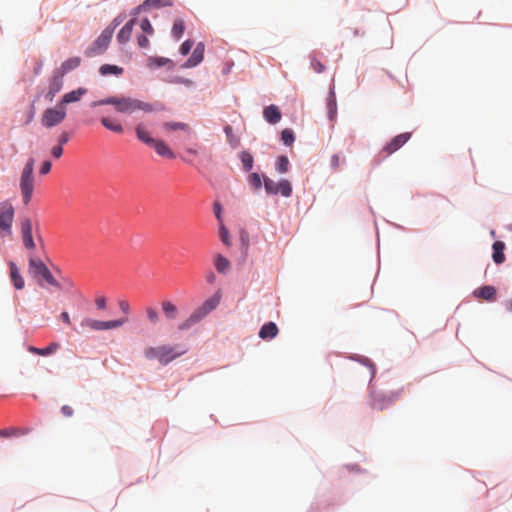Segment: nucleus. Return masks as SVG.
Instances as JSON below:
<instances>
[{"instance_id": "28", "label": "nucleus", "mask_w": 512, "mask_h": 512, "mask_svg": "<svg viewBox=\"0 0 512 512\" xmlns=\"http://www.w3.org/2000/svg\"><path fill=\"white\" fill-rule=\"evenodd\" d=\"M101 124L108 130H111L115 133H122L124 130L120 123L113 121L109 117H102Z\"/></svg>"}, {"instance_id": "45", "label": "nucleus", "mask_w": 512, "mask_h": 512, "mask_svg": "<svg viewBox=\"0 0 512 512\" xmlns=\"http://www.w3.org/2000/svg\"><path fill=\"white\" fill-rule=\"evenodd\" d=\"M144 5L146 6H154V7H167L172 5L171 0H146L144 2Z\"/></svg>"}, {"instance_id": "53", "label": "nucleus", "mask_w": 512, "mask_h": 512, "mask_svg": "<svg viewBox=\"0 0 512 512\" xmlns=\"http://www.w3.org/2000/svg\"><path fill=\"white\" fill-rule=\"evenodd\" d=\"M119 308L124 314H129L130 312V304L126 300L119 301Z\"/></svg>"}, {"instance_id": "39", "label": "nucleus", "mask_w": 512, "mask_h": 512, "mask_svg": "<svg viewBox=\"0 0 512 512\" xmlns=\"http://www.w3.org/2000/svg\"><path fill=\"white\" fill-rule=\"evenodd\" d=\"M264 187L268 194H278V183L268 177H264Z\"/></svg>"}, {"instance_id": "12", "label": "nucleus", "mask_w": 512, "mask_h": 512, "mask_svg": "<svg viewBox=\"0 0 512 512\" xmlns=\"http://www.w3.org/2000/svg\"><path fill=\"white\" fill-rule=\"evenodd\" d=\"M63 77L61 73L55 71L49 82V88L46 97L52 101L55 95L61 91L63 87Z\"/></svg>"}, {"instance_id": "63", "label": "nucleus", "mask_w": 512, "mask_h": 512, "mask_svg": "<svg viewBox=\"0 0 512 512\" xmlns=\"http://www.w3.org/2000/svg\"><path fill=\"white\" fill-rule=\"evenodd\" d=\"M32 118H33V115H30V117H29V119H28L27 123H29V122L31 121V119H32Z\"/></svg>"}, {"instance_id": "46", "label": "nucleus", "mask_w": 512, "mask_h": 512, "mask_svg": "<svg viewBox=\"0 0 512 512\" xmlns=\"http://www.w3.org/2000/svg\"><path fill=\"white\" fill-rule=\"evenodd\" d=\"M249 183L251 184V186H253L254 189L258 190L261 188L262 186V180H261V177L258 173H251L249 175Z\"/></svg>"}, {"instance_id": "40", "label": "nucleus", "mask_w": 512, "mask_h": 512, "mask_svg": "<svg viewBox=\"0 0 512 512\" xmlns=\"http://www.w3.org/2000/svg\"><path fill=\"white\" fill-rule=\"evenodd\" d=\"M170 60L163 57H151L148 59V66L150 68H156L166 65Z\"/></svg>"}, {"instance_id": "2", "label": "nucleus", "mask_w": 512, "mask_h": 512, "mask_svg": "<svg viewBox=\"0 0 512 512\" xmlns=\"http://www.w3.org/2000/svg\"><path fill=\"white\" fill-rule=\"evenodd\" d=\"M119 17L115 18L96 38V40L91 43L84 51V55L88 58H93L96 56H100L106 52L109 47V44L112 40L115 29L120 24Z\"/></svg>"}, {"instance_id": "52", "label": "nucleus", "mask_w": 512, "mask_h": 512, "mask_svg": "<svg viewBox=\"0 0 512 512\" xmlns=\"http://www.w3.org/2000/svg\"><path fill=\"white\" fill-rule=\"evenodd\" d=\"M51 155L56 158V159H59L62 155H63V147L59 146V145H56L54 146L52 149H51Z\"/></svg>"}, {"instance_id": "26", "label": "nucleus", "mask_w": 512, "mask_h": 512, "mask_svg": "<svg viewBox=\"0 0 512 512\" xmlns=\"http://www.w3.org/2000/svg\"><path fill=\"white\" fill-rule=\"evenodd\" d=\"M99 73L102 76L116 75L119 76L123 73V68L117 65L103 64L99 68Z\"/></svg>"}, {"instance_id": "14", "label": "nucleus", "mask_w": 512, "mask_h": 512, "mask_svg": "<svg viewBox=\"0 0 512 512\" xmlns=\"http://www.w3.org/2000/svg\"><path fill=\"white\" fill-rule=\"evenodd\" d=\"M135 23H136V18H133V19L129 20L120 29V31L117 34V41L120 44H126L127 42H129V40L131 38V35H132V32H133V27H134Z\"/></svg>"}, {"instance_id": "8", "label": "nucleus", "mask_w": 512, "mask_h": 512, "mask_svg": "<svg viewBox=\"0 0 512 512\" xmlns=\"http://www.w3.org/2000/svg\"><path fill=\"white\" fill-rule=\"evenodd\" d=\"M30 272L35 276H41L46 282L54 287H59V283L53 277L47 266L42 260L34 257L29 259Z\"/></svg>"}, {"instance_id": "5", "label": "nucleus", "mask_w": 512, "mask_h": 512, "mask_svg": "<svg viewBox=\"0 0 512 512\" xmlns=\"http://www.w3.org/2000/svg\"><path fill=\"white\" fill-rule=\"evenodd\" d=\"M400 395V391L382 393L371 390L369 405L374 410L382 411L392 405L397 399H399Z\"/></svg>"}, {"instance_id": "41", "label": "nucleus", "mask_w": 512, "mask_h": 512, "mask_svg": "<svg viewBox=\"0 0 512 512\" xmlns=\"http://www.w3.org/2000/svg\"><path fill=\"white\" fill-rule=\"evenodd\" d=\"M145 357L149 360L157 359L160 362V346L148 347L144 351Z\"/></svg>"}, {"instance_id": "4", "label": "nucleus", "mask_w": 512, "mask_h": 512, "mask_svg": "<svg viewBox=\"0 0 512 512\" xmlns=\"http://www.w3.org/2000/svg\"><path fill=\"white\" fill-rule=\"evenodd\" d=\"M20 190L24 204L31 201L34 191V159L30 158L25 163L20 177Z\"/></svg>"}, {"instance_id": "17", "label": "nucleus", "mask_w": 512, "mask_h": 512, "mask_svg": "<svg viewBox=\"0 0 512 512\" xmlns=\"http://www.w3.org/2000/svg\"><path fill=\"white\" fill-rule=\"evenodd\" d=\"M87 90L85 88H78L77 90H73L63 95L60 105L65 107L66 104H70L73 102H77L81 99L83 95H85Z\"/></svg>"}, {"instance_id": "54", "label": "nucleus", "mask_w": 512, "mask_h": 512, "mask_svg": "<svg viewBox=\"0 0 512 512\" xmlns=\"http://www.w3.org/2000/svg\"><path fill=\"white\" fill-rule=\"evenodd\" d=\"M95 304L98 309L104 310L106 308V299L103 296L97 297L95 300Z\"/></svg>"}, {"instance_id": "6", "label": "nucleus", "mask_w": 512, "mask_h": 512, "mask_svg": "<svg viewBox=\"0 0 512 512\" xmlns=\"http://www.w3.org/2000/svg\"><path fill=\"white\" fill-rule=\"evenodd\" d=\"M14 219V208L8 201L0 203V233L3 237L10 236L12 233V223Z\"/></svg>"}, {"instance_id": "11", "label": "nucleus", "mask_w": 512, "mask_h": 512, "mask_svg": "<svg viewBox=\"0 0 512 512\" xmlns=\"http://www.w3.org/2000/svg\"><path fill=\"white\" fill-rule=\"evenodd\" d=\"M21 234H22V240L23 244L26 249L28 250H34L35 249V242L33 240L32 236V221L29 218H24L21 221Z\"/></svg>"}, {"instance_id": "31", "label": "nucleus", "mask_w": 512, "mask_h": 512, "mask_svg": "<svg viewBox=\"0 0 512 512\" xmlns=\"http://www.w3.org/2000/svg\"><path fill=\"white\" fill-rule=\"evenodd\" d=\"M215 268L218 272L224 273L230 268V262L227 258L218 254L215 258Z\"/></svg>"}, {"instance_id": "58", "label": "nucleus", "mask_w": 512, "mask_h": 512, "mask_svg": "<svg viewBox=\"0 0 512 512\" xmlns=\"http://www.w3.org/2000/svg\"><path fill=\"white\" fill-rule=\"evenodd\" d=\"M222 208L219 203L214 204V213L218 220L221 219Z\"/></svg>"}, {"instance_id": "59", "label": "nucleus", "mask_w": 512, "mask_h": 512, "mask_svg": "<svg viewBox=\"0 0 512 512\" xmlns=\"http://www.w3.org/2000/svg\"><path fill=\"white\" fill-rule=\"evenodd\" d=\"M60 317H61L62 321L64 323H66L67 325L71 324V319H70L68 312H66V311L62 312Z\"/></svg>"}, {"instance_id": "10", "label": "nucleus", "mask_w": 512, "mask_h": 512, "mask_svg": "<svg viewBox=\"0 0 512 512\" xmlns=\"http://www.w3.org/2000/svg\"><path fill=\"white\" fill-rule=\"evenodd\" d=\"M411 138V133L405 132L395 136L389 143H387L383 149L382 153H385V156H389L396 151H398L402 146H404L408 140Z\"/></svg>"}, {"instance_id": "29", "label": "nucleus", "mask_w": 512, "mask_h": 512, "mask_svg": "<svg viewBox=\"0 0 512 512\" xmlns=\"http://www.w3.org/2000/svg\"><path fill=\"white\" fill-rule=\"evenodd\" d=\"M184 31H185L184 21L180 18L175 19L173 26H172V30H171L172 36L176 40H179L183 36Z\"/></svg>"}, {"instance_id": "57", "label": "nucleus", "mask_w": 512, "mask_h": 512, "mask_svg": "<svg viewBox=\"0 0 512 512\" xmlns=\"http://www.w3.org/2000/svg\"><path fill=\"white\" fill-rule=\"evenodd\" d=\"M331 166L334 169H338L340 166V157L339 155L335 154L331 157Z\"/></svg>"}, {"instance_id": "35", "label": "nucleus", "mask_w": 512, "mask_h": 512, "mask_svg": "<svg viewBox=\"0 0 512 512\" xmlns=\"http://www.w3.org/2000/svg\"><path fill=\"white\" fill-rule=\"evenodd\" d=\"M240 159L243 165V169L245 171H250L253 167V156L247 151H242L240 154Z\"/></svg>"}, {"instance_id": "47", "label": "nucleus", "mask_w": 512, "mask_h": 512, "mask_svg": "<svg viewBox=\"0 0 512 512\" xmlns=\"http://www.w3.org/2000/svg\"><path fill=\"white\" fill-rule=\"evenodd\" d=\"M219 235H220V239L223 242V244H225L226 246H230L231 245L230 237H229V232H228L227 228L223 224L220 225Z\"/></svg>"}, {"instance_id": "50", "label": "nucleus", "mask_w": 512, "mask_h": 512, "mask_svg": "<svg viewBox=\"0 0 512 512\" xmlns=\"http://www.w3.org/2000/svg\"><path fill=\"white\" fill-rule=\"evenodd\" d=\"M137 43L140 48H148L150 44L147 35H139L137 37Z\"/></svg>"}, {"instance_id": "36", "label": "nucleus", "mask_w": 512, "mask_h": 512, "mask_svg": "<svg viewBox=\"0 0 512 512\" xmlns=\"http://www.w3.org/2000/svg\"><path fill=\"white\" fill-rule=\"evenodd\" d=\"M278 193H280L282 196L284 197H289L291 196L292 194V186H291V183L286 180V179H283L281 180L279 183H278Z\"/></svg>"}, {"instance_id": "24", "label": "nucleus", "mask_w": 512, "mask_h": 512, "mask_svg": "<svg viewBox=\"0 0 512 512\" xmlns=\"http://www.w3.org/2000/svg\"><path fill=\"white\" fill-rule=\"evenodd\" d=\"M80 64H81V58L80 57H78V56L71 57V58L67 59L66 61H64L61 64L60 68L57 69L56 71H58L62 75H65L69 71L74 70L77 67H79Z\"/></svg>"}, {"instance_id": "18", "label": "nucleus", "mask_w": 512, "mask_h": 512, "mask_svg": "<svg viewBox=\"0 0 512 512\" xmlns=\"http://www.w3.org/2000/svg\"><path fill=\"white\" fill-rule=\"evenodd\" d=\"M474 296L486 301H494L496 299V289L490 285L482 286L474 291Z\"/></svg>"}, {"instance_id": "51", "label": "nucleus", "mask_w": 512, "mask_h": 512, "mask_svg": "<svg viewBox=\"0 0 512 512\" xmlns=\"http://www.w3.org/2000/svg\"><path fill=\"white\" fill-rule=\"evenodd\" d=\"M51 167H52L51 162L49 160H46L42 163V165L39 169V173L41 175H46L51 171Z\"/></svg>"}, {"instance_id": "19", "label": "nucleus", "mask_w": 512, "mask_h": 512, "mask_svg": "<svg viewBox=\"0 0 512 512\" xmlns=\"http://www.w3.org/2000/svg\"><path fill=\"white\" fill-rule=\"evenodd\" d=\"M161 308L167 320H175L178 317V307L171 301L163 300L161 302Z\"/></svg>"}, {"instance_id": "49", "label": "nucleus", "mask_w": 512, "mask_h": 512, "mask_svg": "<svg viewBox=\"0 0 512 512\" xmlns=\"http://www.w3.org/2000/svg\"><path fill=\"white\" fill-rule=\"evenodd\" d=\"M193 44H194V43H193V41H192V40H186V41H184V42L181 44V46H180V53H181L182 55H187V54L191 51V49H192V47H193Z\"/></svg>"}, {"instance_id": "3", "label": "nucleus", "mask_w": 512, "mask_h": 512, "mask_svg": "<svg viewBox=\"0 0 512 512\" xmlns=\"http://www.w3.org/2000/svg\"><path fill=\"white\" fill-rule=\"evenodd\" d=\"M220 299L221 294L220 292H217L211 298L204 301L202 305L195 309L186 320L178 325V330L186 331L199 323L218 306Z\"/></svg>"}, {"instance_id": "55", "label": "nucleus", "mask_w": 512, "mask_h": 512, "mask_svg": "<svg viewBox=\"0 0 512 512\" xmlns=\"http://www.w3.org/2000/svg\"><path fill=\"white\" fill-rule=\"evenodd\" d=\"M69 141V134L67 132H63L58 138V145L63 147Z\"/></svg>"}, {"instance_id": "42", "label": "nucleus", "mask_w": 512, "mask_h": 512, "mask_svg": "<svg viewBox=\"0 0 512 512\" xmlns=\"http://www.w3.org/2000/svg\"><path fill=\"white\" fill-rule=\"evenodd\" d=\"M276 168L280 173H286L289 168V160L286 156H280L276 162Z\"/></svg>"}, {"instance_id": "15", "label": "nucleus", "mask_w": 512, "mask_h": 512, "mask_svg": "<svg viewBox=\"0 0 512 512\" xmlns=\"http://www.w3.org/2000/svg\"><path fill=\"white\" fill-rule=\"evenodd\" d=\"M263 116L265 120L271 124H276L281 120V112L276 105H269L264 108Z\"/></svg>"}, {"instance_id": "37", "label": "nucleus", "mask_w": 512, "mask_h": 512, "mask_svg": "<svg viewBox=\"0 0 512 512\" xmlns=\"http://www.w3.org/2000/svg\"><path fill=\"white\" fill-rule=\"evenodd\" d=\"M81 326L89 330L101 331V321L92 318H84Z\"/></svg>"}, {"instance_id": "60", "label": "nucleus", "mask_w": 512, "mask_h": 512, "mask_svg": "<svg viewBox=\"0 0 512 512\" xmlns=\"http://www.w3.org/2000/svg\"><path fill=\"white\" fill-rule=\"evenodd\" d=\"M206 279H207V281H208L209 283H214V281H215V275H214V273H213V272H210V273L207 275Z\"/></svg>"}, {"instance_id": "32", "label": "nucleus", "mask_w": 512, "mask_h": 512, "mask_svg": "<svg viewBox=\"0 0 512 512\" xmlns=\"http://www.w3.org/2000/svg\"><path fill=\"white\" fill-rule=\"evenodd\" d=\"M163 128L166 131H174V130H182V131H189L190 127L188 124L183 122H165L163 123Z\"/></svg>"}, {"instance_id": "33", "label": "nucleus", "mask_w": 512, "mask_h": 512, "mask_svg": "<svg viewBox=\"0 0 512 512\" xmlns=\"http://www.w3.org/2000/svg\"><path fill=\"white\" fill-rule=\"evenodd\" d=\"M126 322H127V318L110 320V321H101V330L116 329V328L122 326Z\"/></svg>"}, {"instance_id": "23", "label": "nucleus", "mask_w": 512, "mask_h": 512, "mask_svg": "<svg viewBox=\"0 0 512 512\" xmlns=\"http://www.w3.org/2000/svg\"><path fill=\"white\" fill-rule=\"evenodd\" d=\"M59 347H60L59 343L52 342L45 348H37L34 346H29L28 351L33 354H36V355L48 356V355H51L54 352H56L59 349Z\"/></svg>"}, {"instance_id": "62", "label": "nucleus", "mask_w": 512, "mask_h": 512, "mask_svg": "<svg viewBox=\"0 0 512 512\" xmlns=\"http://www.w3.org/2000/svg\"><path fill=\"white\" fill-rule=\"evenodd\" d=\"M506 307L508 310L512 311V300L506 302Z\"/></svg>"}, {"instance_id": "20", "label": "nucleus", "mask_w": 512, "mask_h": 512, "mask_svg": "<svg viewBox=\"0 0 512 512\" xmlns=\"http://www.w3.org/2000/svg\"><path fill=\"white\" fill-rule=\"evenodd\" d=\"M151 147L155 149L158 155L164 158H175V154L173 153V151L162 140L155 139Z\"/></svg>"}, {"instance_id": "38", "label": "nucleus", "mask_w": 512, "mask_h": 512, "mask_svg": "<svg viewBox=\"0 0 512 512\" xmlns=\"http://www.w3.org/2000/svg\"><path fill=\"white\" fill-rule=\"evenodd\" d=\"M224 132L227 136L228 142L232 147H237L239 145V138L234 135L233 128L227 125L224 128Z\"/></svg>"}, {"instance_id": "21", "label": "nucleus", "mask_w": 512, "mask_h": 512, "mask_svg": "<svg viewBox=\"0 0 512 512\" xmlns=\"http://www.w3.org/2000/svg\"><path fill=\"white\" fill-rule=\"evenodd\" d=\"M277 334L278 327L274 322L264 324L259 331V337L264 340L273 339Z\"/></svg>"}, {"instance_id": "9", "label": "nucleus", "mask_w": 512, "mask_h": 512, "mask_svg": "<svg viewBox=\"0 0 512 512\" xmlns=\"http://www.w3.org/2000/svg\"><path fill=\"white\" fill-rule=\"evenodd\" d=\"M185 352L186 349L181 345H162L160 346V363L167 365L177 357L183 355Z\"/></svg>"}, {"instance_id": "64", "label": "nucleus", "mask_w": 512, "mask_h": 512, "mask_svg": "<svg viewBox=\"0 0 512 512\" xmlns=\"http://www.w3.org/2000/svg\"><path fill=\"white\" fill-rule=\"evenodd\" d=\"M509 230H511V231H512V224L509 226Z\"/></svg>"}, {"instance_id": "7", "label": "nucleus", "mask_w": 512, "mask_h": 512, "mask_svg": "<svg viewBox=\"0 0 512 512\" xmlns=\"http://www.w3.org/2000/svg\"><path fill=\"white\" fill-rule=\"evenodd\" d=\"M65 117V107L58 104L55 108H48L43 112L41 123L46 128H52L62 123Z\"/></svg>"}, {"instance_id": "56", "label": "nucleus", "mask_w": 512, "mask_h": 512, "mask_svg": "<svg viewBox=\"0 0 512 512\" xmlns=\"http://www.w3.org/2000/svg\"><path fill=\"white\" fill-rule=\"evenodd\" d=\"M61 413L65 416V417H71L73 416V409L72 407L68 406V405H63L61 407Z\"/></svg>"}, {"instance_id": "25", "label": "nucleus", "mask_w": 512, "mask_h": 512, "mask_svg": "<svg viewBox=\"0 0 512 512\" xmlns=\"http://www.w3.org/2000/svg\"><path fill=\"white\" fill-rule=\"evenodd\" d=\"M137 138L148 146H152L155 139L150 136V133L144 128L143 125L139 124L136 127Z\"/></svg>"}, {"instance_id": "22", "label": "nucleus", "mask_w": 512, "mask_h": 512, "mask_svg": "<svg viewBox=\"0 0 512 512\" xmlns=\"http://www.w3.org/2000/svg\"><path fill=\"white\" fill-rule=\"evenodd\" d=\"M493 254L492 258L496 264H502L505 261V243L502 241H495L492 245Z\"/></svg>"}, {"instance_id": "44", "label": "nucleus", "mask_w": 512, "mask_h": 512, "mask_svg": "<svg viewBox=\"0 0 512 512\" xmlns=\"http://www.w3.org/2000/svg\"><path fill=\"white\" fill-rule=\"evenodd\" d=\"M310 60H311V68L316 73H322L325 71V69H326L325 65L319 59H317L315 56L312 55L310 57Z\"/></svg>"}, {"instance_id": "43", "label": "nucleus", "mask_w": 512, "mask_h": 512, "mask_svg": "<svg viewBox=\"0 0 512 512\" xmlns=\"http://www.w3.org/2000/svg\"><path fill=\"white\" fill-rule=\"evenodd\" d=\"M281 140L285 145L290 146L294 142V133L292 130L284 129L281 132Z\"/></svg>"}, {"instance_id": "1", "label": "nucleus", "mask_w": 512, "mask_h": 512, "mask_svg": "<svg viewBox=\"0 0 512 512\" xmlns=\"http://www.w3.org/2000/svg\"><path fill=\"white\" fill-rule=\"evenodd\" d=\"M99 105H114L115 109L119 113L131 114L137 110H143L146 112L153 111V107L149 103H145L143 101L132 99V98H118V97H110L106 99H102L99 101L93 102L92 106Z\"/></svg>"}, {"instance_id": "61", "label": "nucleus", "mask_w": 512, "mask_h": 512, "mask_svg": "<svg viewBox=\"0 0 512 512\" xmlns=\"http://www.w3.org/2000/svg\"><path fill=\"white\" fill-rule=\"evenodd\" d=\"M187 152H188L189 154H193V155H196V154H197V150H196V149H194V148H187Z\"/></svg>"}, {"instance_id": "13", "label": "nucleus", "mask_w": 512, "mask_h": 512, "mask_svg": "<svg viewBox=\"0 0 512 512\" xmlns=\"http://www.w3.org/2000/svg\"><path fill=\"white\" fill-rule=\"evenodd\" d=\"M204 51H205V45L203 42H199L196 47L194 48L192 55L190 58L186 61L185 67L191 68L195 67L198 64H200L204 59Z\"/></svg>"}, {"instance_id": "34", "label": "nucleus", "mask_w": 512, "mask_h": 512, "mask_svg": "<svg viewBox=\"0 0 512 512\" xmlns=\"http://www.w3.org/2000/svg\"><path fill=\"white\" fill-rule=\"evenodd\" d=\"M145 313L150 324L156 325L159 322L160 315L155 307L147 306L145 308Z\"/></svg>"}, {"instance_id": "48", "label": "nucleus", "mask_w": 512, "mask_h": 512, "mask_svg": "<svg viewBox=\"0 0 512 512\" xmlns=\"http://www.w3.org/2000/svg\"><path fill=\"white\" fill-rule=\"evenodd\" d=\"M140 28L146 35H153L154 29L149 21V19L144 18L140 22Z\"/></svg>"}, {"instance_id": "30", "label": "nucleus", "mask_w": 512, "mask_h": 512, "mask_svg": "<svg viewBox=\"0 0 512 512\" xmlns=\"http://www.w3.org/2000/svg\"><path fill=\"white\" fill-rule=\"evenodd\" d=\"M327 108H328V115L330 120H333L337 114V103H336V97L333 91L329 93V96L327 98Z\"/></svg>"}, {"instance_id": "27", "label": "nucleus", "mask_w": 512, "mask_h": 512, "mask_svg": "<svg viewBox=\"0 0 512 512\" xmlns=\"http://www.w3.org/2000/svg\"><path fill=\"white\" fill-rule=\"evenodd\" d=\"M31 431L30 428H8L0 430V437H19L23 435L29 434Z\"/></svg>"}, {"instance_id": "16", "label": "nucleus", "mask_w": 512, "mask_h": 512, "mask_svg": "<svg viewBox=\"0 0 512 512\" xmlns=\"http://www.w3.org/2000/svg\"><path fill=\"white\" fill-rule=\"evenodd\" d=\"M10 279L14 287L18 290H22L25 286L23 277L21 276L18 267L14 262H9Z\"/></svg>"}]
</instances>
